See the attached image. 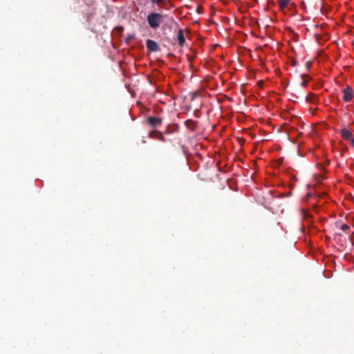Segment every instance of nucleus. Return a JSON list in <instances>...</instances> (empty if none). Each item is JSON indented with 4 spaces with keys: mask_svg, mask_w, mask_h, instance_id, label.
I'll use <instances>...</instances> for the list:
<instances>
[{
    "mask_svg": "<svg viewBox=\"0 0 354 354\" xmlns=\"http://www.w3.org/2000/svg\"><path fill=\"white\" fill-rule=\"evenodd\" d=\"M163 18L164 16L162 14L152 12L147 15V21L151 28L156 29L162 22Z\"/></svg>",
    "mask_w": 354,
    "mask_h": 354,
    "instance_id": "obj_1",
    "label": "nucleus"
},
{
    "mask_svg": "<svg viewBox=\"0 0 354 354\" xmlns=\"http://www.w3.org/2000/svg\"><path fill=\"white\" fill-rule=\"evenodd\" d=\"M343 100L346 102H350L353 98V90L352 87L347 85L346 87L342 91Z\"/></svg>",
    "mask_w": 354,
    "mask_h": 354,
    "instance_id": "obj_2",
    "label": "nucleus"
},
{
    "mask_svg": "<svg viewBox=\"0 0 354 354\" xmlns=\"http://www.w3.org/2000/svg\"><path fill=\"white\" fill-rule=\"evenodd\" d=\"M147 123L151 127H158L162 124V118L160 117H153L150 116L147 118Z\"/></svg>",
    "mask_w": 354,
    "mask_h": 354,
    "instance_id": "obj_3",
    "label": "nucleus"
},
{
    "mask_svg": "<svg viewBox=\"0 0 354 354\" xmlns=\"http://www.w3.org/2000/svg\"><path fill=\"white\" fill-rule=\"evenodd\" d=\"M147 48L149 51L156 52L158 51L160 48L158 44L151 39H147L146 42Z\"/></svg>",
    "mask_w": 354,
    "mask_h": 354,
    "instance_id": "obj_4",
    "label": "nucleus"
},
{
    "mask_svg": "<svg viewBox=\"0 0 354 354\" xmlns=\"http://www.w3.org/2000/svg\"><path fill=\"white\" fill-rule=\"evenodd\" d=\"M177 39L178 44L180 46H183L185 44V38L183 35V31L182 29H179L177 32Z\"/></svg>",
    "mask_w": 354,
    "mask_h": 354,
    "instance_id": "obj_5",
    "label": "nucleus"
},
{
    "mask_svg": "<svg viewBox=\"0 0 354 354\" xmlns=\"http://www.w3.org/2000/svg\"><path fill=\"white\" fill-rule=\"evenodd\" d=\"M353 133L348 129L344 128L341 130V136L345 140H348V139H351V136Z\"/></svg>",
    "mask_w": 354,
    "mask_h": 354,
    "instance_id": "obj_6",
    "label": "nucleus"
},
{
    "mask_svg": "<svg viewBox=\"0 0 354 354\" xmlns=\"http://www.w3.org/2000/svg\"><path fill=\"white\" fill-rule=\"evenodd\" d=\"M152 6H157L159 8H164L168 0H149Z\"/></svg>",
    "mask_w": 354,
    "mask_h": 354,
    "instance_id": "obj_7",
    "label": "nucleus"
},
{
    "mask_svg": "<svg viewBox=\"0 0 354 354\" xmlns=\"http://www.w3.org/2000/svg\"><path fill=\"white\" fill-rule=\"evenodd\" d=\"M306 101L311 104H315L317 101L316 95L313 93H309L306 97Z\"/></svg>",
    "mask_w": 354,
    "mask_h": 354,
    "instance_id": "obj_8",
    "label": "nucleus"
},
{
    "mask_svg": "<svg viewBox=\"0 0 354 354\" xmlns=\"http://www.w3.org/2000/svg\"><path fill=\"white\" fill-rule=\"evenodd\" d=\"M185 126L189 129L194 131L196 127V122L192 120H187L185 121Z\"/></svg>",
    "mask_w": 354,
    "mask_h": 354,
    "instance_id": "obj_9",
    "label": "nucleus"
},
{
    "mask_svg": "<svg viewBox=\"0 0 354 354\" xmlns=\"http://www.w3.org/2000/svg\"><path fill=\"white\" fill-rule=\"evenodd\" d=\"M303 80L301 82V86L306 87L308 84V81L311 79L308 75H302Z\"/></svg>",
    "mask_w": 354,
    "mask_h": 354,
    "instance_id": "obj_10",
    "label": "nucleus"
},
{
    "mask_svg": "<svg viewBox=\"0 0 354 354\" xmlns=\"http://www.w3.org/2000/svg\"><path fill=\"white\" fill-rule=\"evenodd\" d=\"M290 2V0H278L277 3L280 7L281 9H284L287 7Z\"/></svg>",
    "mask_w": 354,
    "mask_h": 354,
    "instance_id": "obj_11",
    "label": "nucleus"
},
{
    "mask_svg": "<svg viewBox=\"0 0 354 354\" xmlns=\"http://www.w3.org/2000/svg\"><path fill=\"white\" fill-rule=\"evenodd\" d=\"M350 229V227L349 225H346V224H343L342 226H341V230L344 232H347L348 230Z\"/></svg>",
    "mask_w": 354,
    "mask_h": 354,
    "instance_id": "obj_12",
    "label": "nucleus"
},
{
    "mask_svg": "<svg viewBox=\"0 0 354 354\" xmlns=\"http://www.w3.org/2000/svg\"><path fill=\"white\" fill-rule=\"evenodd\" d=\"M347 141L349 142L353 146H354V136H353V135L351 136V139H348Z\"/></svg>",
    "mask_w": 354,
    "mask_h": 354,
    "instance_id": "obj_13",
    "label": "nucleus"
},
{
    "mask_svg": "<svg viewBox=\"0 0 354 354\" xmlns=\"http://www.w3.org/2000/svg\"><path fill=\"white\" fill-rule=\"evenodd\" d=\"M347 141L349 142L353 146H354V136H353V135L351 136V139H348Z\"/></svg>",
    "mask_w": 354,
    "mask_h": 354,
    "instance_id": "obj_14",
    "label": "nucleus"
},
{
    "mask_svg": "<svg viewBox=\"0 0 354 354\" xmlns=\"http://www.w3.org/2000/svg\"><path fill=\"white\" fill-rule=\"evenodd\" d=\"M312 66V62H307L306 63V67L307 69H309Z\"/></svg>",
    "mask_w": 354,
    "mask_h": 354,
    "instance_id": "obj_15",
    "label": "nucleus"
},
{
    "mask_svg": "<svg viewBox=\"0 0 354 354\" xmlns=\"http://www.w3.org/2000/svg\"><path fill=\"white\" fill-rule=\"evenodd\" d=\"M153 132H151V133H150V134H149V135H150V136H152V134H153ZM154 133H158V134H159V136H160V139H161V140H162V135H161V134H160V133H159V132H156H156H154Z\"/></svg>",
    "mask_w": 354,
    "mask_h": 354,
    "instance_id": "obj_16",
    "label": "nucleus"
}]
</instances>
